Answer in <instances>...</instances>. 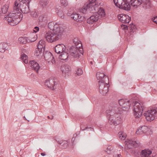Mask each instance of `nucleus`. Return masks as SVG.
<instances>
[{"mask_svg": "<svg viewBox=\"0 0 157 157\" xmlns=\"http://www.w3.org/2000/svg\"><path fill=\"white\" fill-rule=\"evenodd\" d=\"M118 102L121 108L118 107L122 110V111H126L127 109H129L131 104L132 103L133 104H134L133 109L134 115L135 117L138 118L141 116L143 110V108L144 107V105L142 103H140L136 101H132V100H127L123 99L119 100Z\"/></svg>", "mask_w": 157, "mask_h": 157, "instance_id": "obj_2", "label": "nucleus"}, {"mask_svg": "<svg viewBox=\"0 0 157 157\" xmlns=\"http://www.w3.org/2000/svg\"><path fill=\"white\" fill-rule=\"evenodd\" d=\"M80 134V132H76V133L74 134L73 135V136L74 137H76L77 135H78Z\"/></svg>", "mask_w": 157, "mask_h": 157, "instance_id": "obj_55", "label": "nucleus"}, {"mask_svg": "<svg viewBox=\"0 0 157 157\" xmlns=\"http://www.w3.org/2000/svg\"><path fill=\"white\" fill-rule=\"evenodd\" d=\"M48 27L53 32L48 31L45 34V37L48 41L52 42L61 38L64 32L62 27L59 26L56 24V23L55 25L54 22L52 21L48 23Z\"/></svg>", "mask_w": 157, "mask_h": 157, "instance_id": "obj_3", "label": "nucleus"}, {"mask_svg": "<svg viewBox=\"0 0 157 157\" xmlns=\"http://www.w3.org/2000/svg\"><path fill=\"white\" fill-rule=\"evenodd\" d=\"M113 1L115 6L117 7L118 6L117 4L118 0H113Z\"/></svg>", "mask_w": 157, "mask_h": 157, "instance_id": "obj_52", "label": "nucleus"}, {"mask_svg": "<svg viewBox=\"0 0 157 157\" xmlns=\"http://www.w3.org/2000/svg\"><path fill=\"white\" fill-rule=\"evenodd\" d=\"M87 19V18L86 17V16H81L80 15V17H79L78 20L77 21L80 22H83V23H85Z\"/></svg>", "mask_w": 157, "mask_h": 157, "instance_id": "obj_29", "label": "nucleus"}, {"mask_svg": "<svg viewBox=\"0 0 157 157\" xmlns=\"http://www.w3.org/2000/svg\"><path fill=\"white\" fill-rule=\"evenodd\" d=\"M2 43V44H3V48L4 49V50H8V48H7V46L8 45L9 46L10 44L9 43V44H8V43Z\"/></svg>", "mask_w": 157, "mask_h": 157, "instance_id": "obj_43", "label": "nucleus"}, {"mask_svg": "<svg viewBox=\"0 0 157 157\" xmlns=\"http://www.w3.org/2000/svg\"><path fill=\"white\" fill-rule=\"evenodd\" d=\"M152 20L153 22L157 24V16L154 17Z\"/></svg>", "mask_w": 157, "mask_h": 157, "instance_id": "obj_48", "label": "nucleus"}, {"mask_svg": "<svg viewBox=\"0 0 157 157\" xmlns=\"http://www.w3.org/2000/svg\"><path fill=\"white\" fill-rule=\"evenodd\" d=\"M131 5L130 2L129 3V2L127 0H124V1L123 4L121 5V6H120V9H123L126 11H129L131 9Z\"/></svg>", "mask_w": 157, "mask_h": 157, "instance_id": "obj_20", "label": "nucleus"}, {"mask_svg": "<svg viewBox=\"0 0 157 157\" xmlns=\"http://www.w3.org/2000/svg\"><path fill=\"white\" fill-rule=\"evenodd\" d=\"M141 4L144 3L145 5L147 6H150L151 5V2L150 0H141Z\"/></svg>", "mask_w": 157, "mask_h": 157, "instance_id": "obj_35", "label": "nucleus"}, {"mask_svg": "<svg viewBox=\"0 0 157 157\" xmlns=\"http://www.w3.org/2000/svg\"><path fill=\"white\" fill-rule=\"evenodd\" d=\"M99 18L97 15H92L87 18L86 22L89 24H92L98 21Z\"/></svg>", "mask_w": 157, "mask_h": 157, "instance_id": "obj_21", "label": "nucleus"}, {"mask_svg": "<svg viewBox=\"0 0 157 157\" xmlns=\"http://www.w3.org/2000/svg\"><path fill=\"white\" fill-rule=\"evenodd\" d=\"M3 153V151L0 150V157H1V155Z\"/></svg>", "mask_w": 157, "mask_h": 157, "instance_id": "obj_58", "label": "nucleus"}, {"mask_svg": "<svg viewBox=\"0 0 157 157\" xmlns=\"http://www.w3.org/2000/svg\"><path fill=\"white\" fill-rule=\"evenodd\" d=\"M44 41L43 40H40L39 42L38 45L39 44H41L42 45H43L44 46H45V45L44 44Z\"/></svg>", "mask_w": 157, "mask_h": 157, "instance_id": "obj_47", "label": "nucleus"}, {"mask_svg": "<svg viewBox=\"0 0 157 157\" xmlns=\"http://www.w3.org/2000/svg\"><path fill=\"white\" fill-rule=\"evenodd\" d=\"M68 54L66 51L60 54L59 56V58L61 60H64L66 61L68 58Z\"/></svg>", "mask_w": 157, "mask_h": 157, "instance_id": "obj_26", "label": "nucleus"}, {"mask_svg": "<svg viewBox=\"0 0 157 157\" xmlns=\"http://www.w3.org/2000/svg\"><path fill=\"white\" fill-rule=\"evenodd\" d=\"M47 117L48 119L52 120L53 118L54 117L53 116H48Z\"/></svg>", "mask_w": 157, "mask_h": 157, "instance_id": "obj_56", "label": "nucleus"}, {"mask_svg": "<svg viewBox=\"0 0 157 157\" xmlns=\"http://www.w3.org/2000/svg\"><path fill=\"white\" fill-rule=\"evenodd\" d=\"M60 70L62 74L64 77H68L71 74V67L67 64H65L61 67Z\"/></svg>", "mask_w": 157, "mask_h": 157, "instance_id": "obj_13", "label": "nucleus"}, {"mask_svg": "<svg viewBox=\"0 0 157 157\" xmlns=\"http://www.w3.org/2000/svg\"><path fill=\"white\" fill-rule=\"evenodd\" d=\"M58 11L57 13L59 17H60L62 18H64V16L63 15L64 13H63L62 10H58Z\"/></svg>", "mask_w": 157, "mask_h": 157, "instance_id": "obj_36", "label": "nucleus"}, {"mask_svg": "<svg viewBox=\"0 0 157 157\" xmlns=\"http://www.w3.org/2000/svg\"><path fill=\"white\" fill-rule=\"evenodd\" d=\"M42 55L44 56L46 60L48 61V63L50 64H56V61L52 54L48 51H45V50L43 52Z\"/></svg>", "mask_w": 157, "mask_h": 157, "instance_id": "obj_8", "label": "nucleus"}, {"mask_svg": "<svg viewBox=\"0 0 157 157\" xmlns=\"http://www.w3.org/2000/svg\"><path fill=\"white\" fill-rule=\"evenodd\" d=\"M152 151L149 149H145L142 150L140 152L141 157H151L150 156L152 154Z\"/></svg>", "mask_w": 157, "mask_h": 157, "instance_id": "obj_19", "label": "nucleus"}, {"mask_svg": "<svg viewBox=\"0 0 157 157\" xmlns=\"http://www.w3.org/2000/svg\"><path fill=\"white\" fill-rule=\"evenodd\" d=\"M90 64L91 65H93V62L92 61H90Z\"/></svg>", "mask_w": 157, "mask_h": 157, "instance_id": "obj_61", "label": "nucleus"}, {"mask_svg": "<svg viewBox=\"0 0 157 157\" xmlns=\"http://www.w3.org/2000/svg\"><path fill=\"white\" fill-rule=\"evenodd\" d=\"M146 119L148 121H151L157 117V105L149 108L144 113Z\"/></svg>", "mask_w": 157, "mask_h": 157, "instance_id": "obj_6", "label": "nucleus"}, {"mask_svg": "<svg viewBox=\"0 0 157 157\" xmlns=\"http://www.w3.org/2000/svg\"><path fill=\"white\" fill-rule=\"evenodd\" d=\"M121 27L123 30H124L125 32L129 33L131 34L135 32L136 30V26L132 23L131 24L128 26L127 25L122 24Z\"/></svg>", "mask_w": 157, "mask_h": 157, "instance_id": "obj_11", "label": "nucleus"}, {"mask_svg": "<svg viewBox=\"0 0 157 157\" xmlns=\"http://www.w3.org/2000/svg\"><path fill=\"white\" fill-rule=\"evenodd\" d=\"M118 135L120 139L122 140H124L126 137V136L123 134V133L122 132H119L118 133Z\"/></svg>", "mask_w": 157, "mask_h": 157, "instance_id": "obj_33", "label": "nucleus"}, {"mask_svg": "<svg viewBox=\"0 0 157 157\" xmlns=\"http://www.w3.org/2000/svg\"><path fill=\"white\" fill-rule=\"evenodd\" d=\"M48 4L47 1L46 0H42L40 2V5L44 7H45Z\"/></svg>", "mask_w": 157, "mask_h": 157, "instance_id": "obj_39", "label": "nucleus"}, {"mask_svg": "<svg viewBox=\"0 0 157 157\" xmlns=\"http://www.w3.org/2000/svg\"><path fill=\"white\" fill-rule=\"evenodd\" d=\"M23 118L24 119H25V120H26V117H23Z\"/></svg>", "mask_w": 157, "mask_h": 157, "instance_id": "obj_62", "label": "nucleus"}, {"mask_svg": "<svg viewBox=\"0 0 157 157\" xmlns=\"http://www.w3.org/2000/svg\"><path fill=\"white\" fill-rule=\"evenodd\" d=\"M96 75L98 79L99 80L98 81L99 82H105V78L108 80V78L103 72H98L96 73Z\"/></svg>", "mask_w": 157, "mask_h": 157, "instance_id": "obj_17", "label": "nucleus"}, {"mask_svg": "<svg viewBox=\"0 0 157 157\" xmlns=\"http://www.w3.org/2000/svg\"><path fill=\"white\" fill-rule=\"evenodd\" d=\"M111 109L105 111L106 115L109 118V122L111 124L116 126L121 123V118L120 114L122 113V110L118 106L116 103L114 102Z\"/></svg>", "mask_w": 157, "mask_h": 157, "instance_id": "obj_4", "label": "nucleus"}, {"mask_svg": "<svg viewBox=\"0 0 157 157\" xmlns=\"http://www.w3.org/2000/svg\"><path fill=\"white\" fill-rule=\"evenodd\" d=\"M130 152L132 154H133L135 156H138L139 155H140V153L138 151H133L132 150H130Z\"/></svg>", "mask_w": 157, "mask_h": 157, "instance_id": "obj_41", "label": "nucleus"}, {"mask_svg": "<svg viewBox=\"0 0 157 157\" xmlns=\"http://www.w3.org/2000/svg\"><path fill=\"white\" fill-rule=\"evenodd\" d=\"M37 36L36 35L34 36V37L32 38L31 40V42H32L36 41L37 39Z\"/></svg>", "mask_w": 157, "mask_h": 157, "instance_id": "obj_45", "label": "nucleus"}, {"mask_svg": "<svg viewBox=\"0 0 157 157\" xmlns=\"http://www.w3.org/2000/svg\"><path fill=\"white\" fill-rule=\"evenodd\" d=\"M121 157V154H117V156H116L115 157Z\"/></svg>", "mask_w": 157, "mask_h": 157, "instance_id": "obj_59", "label": "nucleus"}, {"mask_svg": "<svg viewBox=\"0 0 157 157\" xmlns=\"http://www.w3.org/2000/svg\"><path fill=\"white\" fill-rule=\"evenodd\" d=\"M96 0H89V2L85 4L82 7L81 11L83 13H97L98 17H104L105 15L104 9L101 7H100L96 10V8L98 6L97 4Z\"/></svg>", "mask_w": 157, "mask_h": 157, "instance_id": "obj_5", "label": "nucleus"}, {"mask_svg": "<svg viewBox=\"0 0 157 157\" xmlns=\"http://www.w3.org/2000/svg\"><path fill=\"white\" fill-rule=\"evenodd\" d=\"M124 1V0H118L117 4L118 6H117V7L120 9V6H121V5L123 4Z\"/></svg>", "mask_w": 157, "mask_h": 157, "instance_id": "obj_42", "label": "nucleus"}, {"mask_svg": "<svg viewBox=\"0 0 157 157\" xmlns=\"http://www.w3.org/2000/svg\"><path fill=\"white\" fill-rule=\"evenodd\" d=\"M28 58V56L25 53L22 54L20 57V59L23 61L24 63L26 64L28 63V60L27 59Z\"/></svg>", "mask_w": 157, "mask_h": 157, "instance_id": "obj_28", "label": "nucleus"}, {"mask_svg": "<svg viewBox=\"0 0 157 157\" xmlns=\"http://www.w3.org/2000/svg\"><path fill=\"white\" fill-rule=\"evenodd\" d=\"M30 15L33 17L36 18L38 17V15L36 12L34 11H30Z\"/></svg>", "mask_w": 157, "mask_h": 157, "instance_id": "obj_40", "label": "nucleus"}, {"mask_svg": "<svg viewBox=\"0 0 157 157\" xmlns=\"http://www.w3.org/2000/svg\"><path fill=\"white\" fill-rule=\"evenodd\" d=\"M41 155L42 156H45L46 155L45 152H42L41 153Z\"/></svg>", "mask_w": 157, "mask_h": 157, "instance_id": "obj_57", "label": "nucleus"}, {"mask_svg": "<svg viewBox=\"0 0 157 157\" xmlns=\"http://www.w3.org/2000/svg\"><path fill=\"white\" fill-rule=\"evenodd\" d=\"M19 2L15 1L13 6V10L12 13L8 14L4 18L6 20L8 24L13 26L18 24L23 19V15L19 10L24 14L29 13L30 10L29 4L31 0H18Z\"/></svg>", "mask_w": 157, "mask_h": 157, "instance_id": "obj_1", "label": "nucleus"}, {"mask_svg": "<svg viewBox=\"0 0 157 157\" xmlns=\"http://www.w3.org/2000/svg\"><path fill=\"white\" fill-rule=\"evenodd\" d=\"M56 142L59 145V147L62 149L65 148L68 145V142L67 140H56Z\"/></svg>", "mask_w": 157, "mask_h": 157, "instance_id": "obj_22", "label": "nucleus"}, {"mask_svg": "<svg viewBox=\"0 0 157 157\" xmlns=\"http://www.w3.org/2000/svg\"><path fill=\"white\" fill-rule=\"evenodd\" d=\"M43 18L44 17H43V15H41L40 16L39 18V21L41 22L44 21V19Z\"/></svg>", "mask_w": 157, "mask_h": 157, "instance_id": "obj_49", "label": "nucleus"}, {"mask_svg": "<svg viewBox=\"0 0 157 157\" xmlns=\"http://www.w3.org/2000/svg\"><path fill=\"white\" fill-rule=\"evenodd\" d=\"M139 129L140 130V132L142 133H145L147 131V127L145 126H143L139 127Z\"/></svg>", "mask_w": 157, "mask_h": 157, "instance_id": "obj_31", "label": "nucleus"}, {"mask_svg": "<svg viewBox=\"0 0 157 157\" xmlns=\"http://www.w3.org/2000/svg\"><path fill=\"white\" fill-rule=\"evenodd\" d=\"M45 49V46L41 44H39L38 45L37 48L35 52L34 55L36 56H41L43 52Z\"/></svg>", "mask_w": 157, "mask_h": 157, "instance_id": "obj_18", "label": "nucleus"}, {"mask_svg": "<svg viewBox=\"0 0 157 157\" xmlns=\"http://www.w3.org/2000/svg\"><path fill=\"white\" fill-rule=\"evenodd\" d=\"M78 38H75L73 40V42L75 44V46L77 45L78 46H80L81 47L82 46V43L81 42V41H79V42L78 41Z\"/></svg>", "mask_w": 157, "mask_h": 157, "instance_id": "obj_30", "label": "nucleus"}, {"mask_svg": "<svg viewBox=\"0 0 157 157\" xmlns=\"http://www.w3.org/2000/svg\"><path fill=\"white\" fill-rule=\"evenodd\" d=\"M112 150L113 148L112 147L110 146H109L107 147L105 151L108 154H110L111 153V151Z\"/></svg>", "mask_w": 157, "mask_h": 157, "instance_id": "obj_37", "label": "nucleus"}, {"mask_svg": "<svg viewBox=\"0 0 157 157\" xmlns=\"http://www.w3.org/2000/svg\"><path fill=\"white\" fill-rule=\"evenodd\" d=\"M119 21L124 23H128L131 20V17L126 14H121L118 15Z\"/></svg>", "mask_w": 157, "mask_h": 157, "instance_id": "obj_14", "label": "nucleus"}, {"mask_svg": "<svg viewBox=\"0 0 157 157\" xmlns=\"http://www.w3.org/2000/svg\"><path fill=\"white\" fill-rule=\"evenodd\" d=\"M43 15V17H44L43 18L44 19V21H45V20H48V18L47 16V15H46V14L44 15Z\"/></svg>", "mask_w": 157, "mask_h": 157, "instance_id": "obj_51", "label": "nucleus"}, {"mask_svg": "<svg viewBox=\"0 0 157 157\" xmlns=\"http://www.w3.org/2000/svg\"><path fill=\"white\" fill-rule=\"evenodd\" d=\"M68 49H67L71 56H73L75 58H78L79 57L80 55L78 54V48L81 47L80 46L76 45H70L68 46Z\"/></svg>", "mask_w": 157, "mask_h": 157, "instance_id": "obj_7", "label": "nucleus"}, {"mask_svg": "<svg viewBox=\"0 0 157 157\" xmlns=\"http://www.w3.org/2000/svg\"><path fill=\"white\" fill-rule=\"evenodd\" d=\"M75 137H74L73 136V137L72 138V141H73V140L74 141L75 140Z\"/></svg>", "mask_w": 157, "mask_h": 157, "instance_id": "obj_60", "label": "nucleus"}, {"mask_svg": "<svg viewBox=\"0 0 157 157\" xmlns=\"http://www.w3.org/2000/svg\"><path fill=\"white\" fill-rule=\"evenodd\" d=\"M26 40H27L26 37H20L18 39V41L20 43L23 44H26Z\"/></svg>", "mask_w": 157, "mask_h": 157, "instance_id": "obj_32", "label": "nucleus"}, {"mask_svg": "<svg viewBox=\"0 0 157 157\" xmlns=\"http://www.w3.org/2000/svg\"><path fill=\"white\" fill-rule=\"evenodd\" d=\"M54 78L53 80L50 79L49 80H46L45 82V85L49 88L52 90H54L58 85H59V82L56 81Z\"/></svg>", "mask_w": 157, "mask_h": 157, "instance_id": "obj_9", "label": "nucleus"}, {"mask_svg": "<svg viewBox=\"0 0 157 157\" xmlns=\"http://www.w3.org/2000/svg\"><path fill=\"white\" fill-rule=\"evenodd\" d=\"M29 64L30 65V67L33 69L35 71L36 73H38L40 67L37 62L35 61L34 60L30 61L29 62Z\"/></svg>", "mask_w": 157, "mask_h": 157, "instance_id": "obj_16", "label": "nucleus"}, {"mask_svg": "<svg viewBox=\"0 0 157 157\" xmlns=\"http://www.w3.org/2000/svg\"><path fill=\"white\" fill-rule=\"evenodd\" d=\"M61 5L64 7H67L68 5V2L67 0H60Z\"/></svg>", "mask_w": 157, "mask_h": 157, "instance_id": "obj_34", "label": "nucleus"}, {"mask_svg": "<svg viewBox=\"0 0 157 157\" xmlns=\"http://www.w3.org/2000/svg\"><path fill=\"white\" fill-rule=\"evenodd\" d=\"M80 48H78V54H79V53H80L81 54H82V55H83L84 52L83 49L82 48V50H80Z\"/></svg>", "mask_w": 157, "mask_h": 157, "instance_id": "obj_50", "label": "nucleus"}, {"mask_svg": "<svg viewBox=\"0 0 157 157\" xmlns=\"http://www.w3.org/2000/svg\"><path fill=\"white\" fill-rule=\"evenodd\" d=\"M126 145L129 149L132 148V147L136 148L140 146V142L138 140L135 141L132 140H128V141L126 143Z\"/></svg>", "mask_w": 157, "mask_h": 157, "instance_id": "obj_12", "label": "nucleus"}, {"mask_svg": "<svg viewBox=\"0 0 157 157\" xmlns=\"http://www.w3.org/2000/svg\"><path fill=\"white\" fill-rule=\"evenodd\" d=\"M141 0H130V2L132 6L137 8L138 6L141 4Z\"/></svg>", "mask_w": 157, "mask_h": 157, "instance_id": "obj_25", "label": "nucleus"}, {"mask_svg": "<svg viewBox=\"0 0 157 157\" xmlns=\"http://www.w3.org/2000/svg\"><path fill=\"white\" fill-rule=\"evenodd\" d=\"M55 52L58 54H60L66 51V46L62 44L56 45L54 47Z\"/></svg>", "mask_w": 157, "mask_h": 157, "instance_id": "obj_15", "label": "nucleus"}, {"mask_svg": "<svg viewBox=\"0 0 157 157\" xmlns=\"http://www.w3.org/2000/svg\"><path fill=\"white\" fill-rule=\"evenodd\" d=\"M136 134H142V133L140 132V130L139 129V128H138L136 132Z\"/></svg>", "mask_w": 157, "mask_h": 157, "instance_id": "obj_53", "label": "nucleus"}, {"mask_svg": "<svg viewBox=\"0 0 157 157\" xmlns=\"http://www.w3.org/2000/svg\"><path fill=\"white\" fill-rule=\"evenodd\" d=\"M108 85L109 84L105 82H99V89L100 94L103 95L106 94L108 91L109 88V87Z\"/></svg>", "mask_w": 157, "mask_h": 157, "instance_id": "obj_10", "label": "nucleus"}, {"mask_svg": "<svg viewBox=\"0 0 157 157\" xmlns=\"http://www.w3.org/2000/svg\"><path fill=\"white\" fill-rule=\"evenodd\" d=\"M81 129L82 131H84L86 130H87L88 131L89 130L92 131L94 129L93 128L90 127H88L87 125H84L83 124H82L81 125Z\"/></svg>", "mask_w": 157, "mask_h": 157, "instance_id": "obj_27", "label": "nucleus"}, {"mask_svg": "<svg viewBox=\"0 0 157 157\" xmlns=\"http://www.w3.org/2000/svg\"><path fill=\"white\" fill-rule=\"evenodd\" d=\"M26 38H27V40H26V43H31V39H29L28 38V37H26Z\"/></svg>", "mask_w": 157, "mask_h": 157, "instance_id": "obj_54", "label": "nucleus"}, {"mask_svg": "<svg viewBox=\"0 0 157 157\" xmlns=\"http://www.w3.org/2000/svg\"><path fill=\"white\" fill-rule=\"evenodd\" d=\"M39 30V28L38 26L35 27L33 29V32L35 33H36Z\"/></svg>", "mask_w": 157, "mask_h": 157, "instance_id": "obj_44", "label": "nucleus"}, {"mask_svg": "<svg viewBox=\"0 0 157 157\" xmlns=\"http://www.w3.org/2000/svg\"><path fill=\"white\" fill-rule=\"evenodd\" d=\"M67 15L69 16H70L71 18L75 21H78L80 17V14L76 12H73L72 13H68Z\"/></svg>", "mask_w": 157, "mask_h": 157, "instance_id": "obj_23", "label": "nucleus"}, {"mask_svg": "<svg viewBox=\"0 0 157 157\" xmlns=\"http://www.w3.org/2000/svg\"><path fill=\"white\" fill-rule=\"evenodd\" d=\"M83 73V71L82 69L81 68H78L77 69L76 71V74L78 75H80Z\"/></svg>", "mask_w": 157, "mask_h": 157, "instance_id": "obj_38", "label": "nucleus"}, {"mask_svg": "<svg viewBox=\"0 0 157 157\" xmlns=\"http://www.w3.org/2000/svg\"><path fill=\"white\" fill-rule=\"evenodd\" d=\"M3 47V45L2 43L0 44V52H5V50H4Z\"/></svg>", "mask_w": 157, "mask_h": 157, "instance_id": "obj_46", "label": "nucleus"}, {"mask_svg": "<svg viewBox=\"0 0 157 157\" xmlns=\"http://www.w3.org/2000/svg\"><path fill=\"white\" fill-rule=\"evenodd\" d=\"M8 8V4H5L2 6L0 8V17L2 16V14H5L7 13Z\"/></svg>", "mask_w": 157, "mask_h": 157, "instance_id": "obj_24", "label": "nucleus"}]
</instances>
